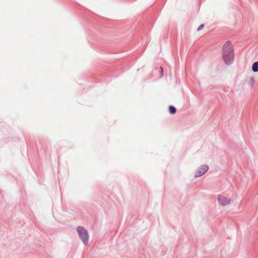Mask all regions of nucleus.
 <instances>
[{
  "instance_id": "obj_7",
  "label": "nucleus",
  "mask_w": 258,
  "mask_h": 258,
  "mask_svg": "<svg viewBox=\"0 0 258 258\" xmlns=\"http://www.w3.org/2000/svg\"><path fill=\"white\" fill-rule=\"evenodd\" d=\"M254 84V78L251 77L250 78L249 81V85L251 86V87H253V85Z\"/></svg>"
},
{
  "instance_id": "obj_9",
  "label": "nucleus",
  "mask_w": 258,
  "mask_h": 258,
  "mask_svg": "<svg viewBox=\"0 0 258 258\" xmlns=\"http://www.w3.org/2000/svg\"><path fill=\"white\" fill-rule=\"evenodd\" d=\"M160 70L161 74H162L163 73V69L161 67H160Z\"/></svg>"
},
{
  "instance_id": "obj_4",
  "label": "nucleus",
  "mask_w": 258,
  "mask_h": 258,
  "mask_svg": "<svg viewBox=\"0 0 258 258\" xmlns=\"http://www.w3.org/2000/svg\"><path fill=\"white\" fill-rule=\"evenodd\" d=\"M218 201L221 206H225L229 205L231 202L230 198H226L223 195H219L218 196Z\"/></svg>"
},
{
  "instance_id": "obj_2",
  "label": "nucleus",
  "mask_w": 258,
  "mask_h": 258,
  "mask_svg": "<svg viewBox=\"0 0 258 258\" xmlns=\"http://www.w3.org/2000/svg\"><path fill=\"white\" fill-rule=\"evenodd\" d=\"M77 231L84 245H87L89 241V233L84 227L79 226L77 227Z\"/></svg>"
},
{
  "instance_id": "obj_8",
  "label": "nucleus",
  "mask_w": 258,
  "mask_h": 258,
  "mask_svg": "<svg viewBox=\"0 0 258 258\" xmlns=\"http://www.w3.org/2000/svg\"><path fill=\"white\" fill-rule=\"evenodd\" d=\"M205 26V25L204 24H201L200 25L199 27L197 28V31H200L201 30H202Z\"/></svg>"
},
{
  "instance_id": "obj_6",
  "label": "nucleus",
  "mask_w": 258,
  "mask_h": 258,
  "mask_svg": "<svg viewBox=\"0 0 258 258\" xmlns=\"http://www.w3.org/2000/svg\"><path fill=\"white\" fill-rule=\"evenodd\" d=\"M252 71L254 73L258 72V61H255L252 64Z\"/></svg>"
},
{
  "instance_id": "obj_5",
  "label": "nucleus",
  "mask_w": 258,
  "mask_h": 258,
  "mask_svg": "<svg viewBox=\"0 0 258 258\" xmlns=\"http://www.w3.org/2000/svg\"><path fill=\"white\" fill-rule=\"evenodd\" d=\"M176 108L173 105L169 106V112L171 114H174L176 112Z\"/></svg>"
},
{
  "instance_id": "obj_3",
  "label": "nucleus",
  "mask_w": 258,
  "mask_h": 258,
  "mask_svg": "<svg viewBox=\"0 0 258 258\" xmlns=\"http://www.w3.org/2000/svg\"><path fill=\"white\" fill-rule=\"evenodd\" d=\"M209 169V166L207 164H203L198 168L195 173V177H199L204 175Z\"/></svg>"
},
{
  "instance_id": "obj_1",
  "label": "nucleus",
  "mask_w": 258,
  "mask_h": 258,
  "mask_svg": "<svg viewBox=\"0 0 258 258\" xmlns=\"http://www.w3.org/2000/svg\"><path fill=\"white\" fill-rule=\"evenodd\" d=\"M222 57L225 63L229 66L231 64L234 60V50L231 42L227 41L223 46Z\"/></svg>"
}]
</instances>
